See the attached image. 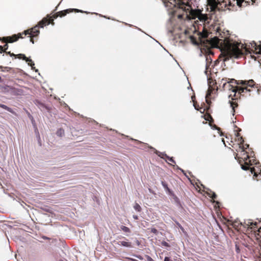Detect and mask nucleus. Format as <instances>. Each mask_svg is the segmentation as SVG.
Listing matches in <instances>:
<instances>
[{
	"label": "nucleus",
	"mask_w": 261,
	"mask_h": 261,
	"mask_svg": "<svg viewBox=\"0 0 261 261\" xmlns=\"http://www.w3.org/2000/svg\"><path fill=\"white\" fill-rule=\"evenodd\" d=\"M233 100H232L231 101H230V106L232 108L233 111V115H234V113L235 112V108H237L238 106L236 101Z\"/></svg>",
	"instance_id": "19"
},
{
	"label": "nucleus",
	"mask_w": 261,
	"mask_h": 261,
	"mask_svg": "<svg viewBox=\"0 0 261 261\" xmlns=\"http://www.w3.org/2000/svg\"><path fill=\"white\" fill-rule=\"evenodd\" d=\"M213 89L212 88V89H210L209 88L208 91H207V93L206 94V98H207L211 94V93L212 92Z\"/></svg>",
	"instance_id": "28"
},
{
	"label": "nucleus",
	"mask_w": 261,
	"mask_h": 261,
	"mask_svg": "<svg viewBox=\"0 0 261 261\" xmlns=\"http://www.w3.org/2000/svg\"><path fill=\"white\" fill-rule=\"evenodd\" d=\"M209 53L214 55V54L211 50H209Z\"/></svg>",
	"instance_id": "43"
},
{
	"label": "nucleus",
	"mask_w": 261,
	"mask_h": 261,
	"mask_svg": "<svg viewBox=\"0 0 261 261\" xmlns=\"http://www.w3.org/2000/svg\"><path fill=\"white\" fill-rule=\"evenodd\" d=\"M119 245L126 247H132V243L131 242H128V241H119L118 243Z\"/></svg>",
	"instance_id": "15"
},
{
	"label": "nucleus",
	"mask_w": 261,
	"mask_h": 261,
	"mask_svg": "<svg viewBox=\"0 0 261 261\" xmlns=\"http://www.w3.org/2000/svg\"><path fill=\"white\" fill-rule=\"evenodd\" d=\"M258 222H253L251 220H248L241 224L244 227L246 228V232L248 233L254 232L256 237L261 238V218H257ZM260 258H261V252L260 253Z\"/></svg>",
	"instance_id": "4"
},
{
	"label": "nucleus",
	"mask_w": 261,
	"mask_h": 261,
	"mask_svg": "<svg viewBox=\"0 0 261 261\" xmlns=\"http://www.w3.org/2000/svg\"><path fill=\"white\" fill-rule=\"evenodd\" d=\"M0 41H2L3 42V37L2 38L0 37Z\"/></svg>",
	"instance_id": "42"
},
{
	"label": "nucleus",
	"mask_w": 261,
	"mask_h": 261,
	"mask_svg": "<svg viewBox=\"0 0 261 261\" xmlns=\"http://www.w3.org/2000/svg\"><path fill=\"white\" fill-rule=\"evenodd\" d=\"M136 257L140 260H142L143 259V257L140 255H136Z\"/></svg>",
	"instance_id": "39"
},
{
	"label": "nucleus",
	"mask_w": 261,
	"mask_h": 261,
	"mask_svg": "<svg viewBox=\"0 0 261 261\" xmlns=\"http://www.w3.org/2000/svg\"><path fill=\"white\" fill-rule=\"evenodd\" d=\"M162 185L165 189L169 193V194L171 195L172 194V191L168 188L167 184L166 182L162 181Z\"/></svg>",
	"instance_id": "20"
},
{
	"label": "nucleus",
	"mask_w": 261,
	"mask_h": 261,
	"mask_svg": "<svg viewBox=\"0 0 261 261\" xmlns=\"http://www.w3.org/2000/svg\"><path fill=\"white\" fill-rule=\"evenodd\" d=\"M134 207L135 210L138 212H140L141 211L142 208H141L140 205L137 203H135Z\"/></svg>",
	"instance_id": "27"
},
{
	"label": "nucleus",
	"mask_w": 261,
	"mask_h": 261,
	"mask_svg": "<svg viewBox=\"0 0 261 261\" xmlns=\"http://www.w3.org/2000/svg\"><path fill=\"white\" fill-rule=\"evenodd\" d=\"M204 119L206 121H208L210 122V123H211V122H214V120H213L212 116L210 114H206L204 116Z\"/></svg>",
	"instance_id": "21"
},
{
	"label": "nucleus",
	"mask_w": 261,
	"mask_h": 261,
	"mask_svg": "<svg viewBox=\"0 0 261 261\" xmlns=\"http://www.w3.org/2000/svg\"><path fill=\"white\" fill-rule=\"evenodd\" d=\"M220 84L223 85L222 88L224 90L231 92L229 98L231 100H237L243 93L251 92L253 89L255 90L257 88L254 87L255 83L252 80L236 81L233 79L224 77L221 80Z\"/></svg>",
	"instance_id": "2"
},
{
	"label": "nucleus",
	"mask_w": 261,
	"mask_h": 261,
	"mask_svg": "<svg viewBox=\"0 0 261 261\" xmlns=\"http://www.w3.org/2000/svg\"><path fill=\"white\" fill-rule=\"evenodd\" d=\"M60 261H67V260H60Z\"/></svg>",
	"instance_id": "45"
},
{
	"label": "nucleus",
	"mask_w": 261,
	"mask_h": 261,
	"mask_svg": "<svg viewBox=\"0 0 261 261\" xmlns=\"http://www.w3.org/2000/svg\"><path fill=\"white\" fill-rule=\"evenodd\" d=\"M13 90L15 94L17 95H21L23 94V91L21 89L11 88Z\"/></svg>",
	"instance_id": "17"
},
{
	"label": "nucleus",
	"mask_w": 261,
	"mask_h": 261,
	"mask_svg": "<svg viewBox=\"0 0 261 261\" xmlns=\"http://www.w3.org/2000/svg\"><path fill=\"white\" fill-rule=\"evenodd\" d=\"M211 44L220 48L224 61L231 58H239L244 52L248 51V49L243 44L227 38L222 39L214 37L211 40Z\"/></svg>",
	"instance_id": "1"
},
{
	"label": "nucleus",
	"mask_w": 261,
	"mask_h": 261,
	"mask_svg": "<svg viewBox=\"0 0 261 261\" xmlns=\"http://www.w3.org/2000/svg\"><path fill=\"white\" fill-rule=\"evenodd\" d=\"M239 141H240V148H241V150L242 149H244L245 150H246L247 149L249 148V145L248 144H245L243 145L244 143V140L242 138V137H240L238 139Z\"/></svg>",
	"instance_id": "14"
},
{
	"label": "nucleus",
	"mask_w": 261,
	"mask_h": 261,
	"mask_svg": "<svg viewBox=\"0 0 261 261\" xmlns=\"http://www.w3.org/2000/svg\"><path fill=\"white\" fill-rule=\"evenodd\" d=\"M120 228H121V229L122 230H123L124 232H130V229L126 226L122 225Z\"/></svg>",
	"instance_id": "26"
},
{
	"label": "nucleus",
	"mask_w": 261,
	"mask_h": 261,
	"mask_svg": "<svg viewBox=\"0 0 261 261\" xmlns=\"http://www.w3.org/2000/svg\"><path fill=\"white\" fill-rule=\"evenodd\" d=\"M164 261H172L169 257H165L164 259Z\"/></svg>",
	"instance_id": "38"
},
{
	"label": "nucleus",
	"mask_w": 261,
	"mask_h": 261,
	"mask_svg": "<svg viewBox=\"0 0 261 261\" xmlns=\"http://www.w3.org/2000/svg\"><path fill=\"white\" fill-rule=\"evenodd\" d=\"M155 153L160 157H161V158H163L164 159V158H166V156H167V155L165 153H163V152H161L160 151H158L157 150L155 151Z\"/></svg>",
	"instance_id": "22"
},
{
	"label": "nucleus",
	"mask_w": 261,
	"mask_h": 261,
	"mask_svg": "<svg viewBox=\"0 0 261 261\" xmlns=\"http://www.w3.org/2000/svg\"><path fill=\"white\" fill-rule=\"evenodd\" d=\"M186 12H189L193 18H198L201 21L205 22L208 19L207 15L202 14L200 10H192L191 7L190 10Z\"/></svg>",
	"instance_id": "6"
},
{
	"label": "nucleus",
	"mask_w": 261,
	"mask_h": 261,
	"mask_svg": "<svg viewBox=\"0 0 261 261\" xmlns=\"http://www.w3.org/2000/svg\"><path fill=\"white\" fill-rule=\"evenodd\" d=\"M207 4L211 9V12H215L218 8V3L216 0H207Z\"/></svg>",
	"instance_id": "12"
},
{
	"label": "nucleus",
	"mask_w": 261,
	"mask_h": 261,
	"mask_svg": "<svg viewBox=\"0 0 261 261\" xmlns=\"http://www.w3.org/2000/svg\"><path fill=\"white\" fill-rule=\"evenodd\" d=\"M16 58H18L19 59L25 60L28 63V64L31 66L32 69L34 68L35 64L33 63L31 59L25 57L24 54H19L18 55H15V58L16 59Z\"/></svg>",
	"instance_id": "9"
},
{
	"label": "nucleus",
	"mask_w": 261,
	"mask_h": 261,
	"mask_svg": "<svg viewBox=\"0 0 261 261\" xmlns=\"http://www.w3.org/2000/svg\"><path fill=\"white\" fill-rule=\"evenodd\" d=\"M261 165H260L259 163H258L254 167H252L250 168V171L252 174H253L254 176H257L258 173L261 172Z\"/></svg>",
	"instance_id": "10"
},
{
	"label": "nucleus",
	"mask_w": 261,
	"mask_h": 261,
	"mask_svg": "<svg viewBox=\"0 0 261 261\" xmlns=\"http://www.w3.org/2000/svg\"><path fill=\"white\" fill-rule=\"evenodd\" d=\"M132 261H138V260L137 259H132Z\"/></svg>",
	"instance_id": "44"
},
{
	"label": "nucleus",
	"mask_w": 261,
	"mask_h": 261,
	"mask_svg": "<svg viewBox=\"0 0 261 261\" xmlns=\"http://www.w3.org/2000/svg\"><path fill=\"white\" fill-rule=\"evenodd\" d=\"M35 104L42 111H46L47 112H50V109L49 107L39 100H36Z\"/></svg>",
	"instance_id": "11"
},
{
	"label": "nucleus",
	"mask_w": 261,
	"mask_h": 261,
	"mask_svg": "<svg viewBox=\"0 0 261 261\" xmlns=\"http://www.w3.org/2000/svg\"><path fill=\"white\" fill-rule=\"evenodd\" d=\"M241 160L239 163L241 165L242 168L244 170H248L250 168V166L253 165H256L258 163H257L256 159L253 156L249 155V159L245 161V163L241 164Z\"/></svg>",
	"instance_id": "8"
},
{
	"label": "nucleus",
	"mask_w": 261,
	"mask_h": 261,
	"mask_svg": "<svg viewBox=\"0 0 261 261\" xmlns=\"http://www.w3.org/2000/svg\"><path fill=\"white\" fill-rule=\"evenodd\" d=\"M73 12H82V11L76 9H68L59 11L54 14L52 16H50L49 15H47L46 17L43 18L34 27L25 30L24 33L25 35H29V37L30 38V41L33 44H34L35 42L34 38H37L40 34V28H43L44 26L48 25L50 23H51L52 25H54V19H56L58 16L61 17H63L66 15L67 14Z\"/></svg>",
	"instance_id": "3"
},
{
	"label": "nucleus",
	"mask_w": 261,
	"mask_h": 261,
	"mask_svg": "<svg viewBox=\"0 0 261 261\" xmlns=\"http://www.w3.org/2000/svg\"><path fill=\"white\" fill-rule=\"evenodd\" d=\"M191 39L192 41L194 44H197V42H196V39H195L194 37H193V36L191 37Z\"/></svg>",
	"instance_id": "36"
},
{
	"label": "nucleus",
	"mask_w": 261,
	"mask_h": 261,
	"mask_svg": "<svg viewBox=\"0 0 261 261\" xmlns=\"http://www.w3.org/2000/svg\"><path fill=\"white\" fill-rule=\"evenodd\" d=\"M134 218L135 219H138V216H134Z\"/></svg>",
	"instance_id": "41"
},
{
	"label": "nucleus",
	"mask_w": 261,
	"mask_h": 261,
	"mask_svg": "<svg viewBox=\"0 0 261 261\" xmlns=\"http://www.w3.org/2000/svg\"><path fill=\"white\" fill-rule=\"evenodd\" d=\"M161 244H162V245L167 247H169L170 246V245L166 241H162Z\"/></svg>",
	"instance_id": "31"
},
{
	"label": "nucleus",
	"mask_w": 261,
	"mask_h": 261,
	"mask_svg": "<svg viewBox=\"0 0 261 261\" xmlns=\"http://www.w3.org/2000/svg\"><path fill=\"white\" fill-rule=\"evenodd\" d=\"M5 53L6 54V55H9L11 57H15V55L14 54L11 53V51H10L6 50V52H5Z\"/></svg>",
	"instance_id": "30"
},
{
	"label": "nucleus",
	"mask_w": 261,
	"mask_h": 261,
	"mask_svg": "<svg viewBox=\"0 0 261 261\" xmlns=\"http://www.w3.org/2000/svg\"><path fill=\"white\" fill-rule=\"evenodd\" d=\"M145 257L146 258L147 261H154V260L149 255H146Z\"/></svg>",
	"instance_id": "35"
},
{
	"label": "nucleus",
	"mask_w": 261,
	"mask_h": 261,
	"mask_svg": "<svg viewBox=\"0 0 261 261\" xmlns=\"http://www.w3.org/2000/svg\"><path fill=\"white\" fill-rule=\"evenodd\" d=\"M240 158L243 160L244 163H245V161L248 160L249 159V155L248 152L245 150L244 149H242L240 152Z\"/></svg>",
	"instance_id": "13"
},
{
	"label": "nucleus",
	"mask_w": 261,
	"mask_h": 261,
	"mask_svg": "<svg viewBox=\"0 0 261 261\" xmlns=\"http://www.w3.org/2000/svg\"><path fill=\"white\" fill-rule=\"evenodd\" d=\"M56 134L58 136L61 137L64 134V130L62 128H60L58 129Z\"/></svg>",
	"instance_id": "25"
},
{
	"label": "nucleus",
	"mask_w": 261,
	"mask_h": 261,
	"mask_svg": "<svg viewBox=\"0 0 261 261\" xmlns=\"http://www.w3.org/2000/svg\"><path fill=\"white\" fill-rule=\"evenodd\" d=\"M0 107L6 110H7L8 111H9L11 113H12V109L7 107V106H6L5 105L0 103Z\"/></svg>",
	"instance_id": "24"
},
{
	"label": "nucleus",
	"mask_w": 261,
	"mask_h": 261,
	"mask_svg": "<svg viewBox=\"0 0 261 261\" xmlns=\"http://www.w3.org/2000/svg\"><path fill=\"white\" fill-rule=\"evenodd\" d=\"M25 31H24L22 33H19L17 34L13 35L11 36H6L3 37V43H12L14 42L17 41L19 38H23V35L27 36L25 35Z\"/></svg>",
	"instance_id": "7"
},
{
	"label": "nucleus",
	"mask_w": 261,
	"mask_h": 261,
	"mask_svg": "<svg viewBox=\"0 0 261 261\" xmlns=\"http://www.w3.org/2000/svg\"><path fill=\"white\" fill-rule=\"evenodd\" d=\"M191 98H192V100L193 103L194 102H196V101H195V95L192 96Z\"/></svg>",
	"instance_id": "40"
},
{
	"label": "nucleus",
	"mask_w": 261,
	"mask_h": 261,
	"mask_svg": "<svg viewBox=\"0 0 261 261\" xmlns=\"http://www.w3.org/2000/svg\"><path fill=\"white\" fill-rule=\"evenodd\" d=\"M167 1L174 7L182 9L185 12H187L191 8V5L189 4V0H167Z\"/></svg>",
	"instance_id": "5"
},
{
	"label": "nucleus",
	"mask_w": 261,
	"mask_h": 261,
	"mask_svg": "<svg viewBox=\"0 0 261 261\" xmlns=\"http://www.w3.org/2000/svg\"><path fill=\"white\" fill-rule=\"evenodd\" d=\"M150 231H151V232H152V233H153L154 234H157L158 232V230L156 228H150Z\"/></svg>",
	"instance_id": "33"
},
{
	"label": "nucleus",
	"mask_w": 261,
	"mask_h": 261,
	"mask_svg": "<svg viewBox=\"0 0 261 261\" xmlns=\"http://www.w3.org/2000/svg\"><path fill=\"white\" fill-rule=\"evenodd\" d=\"M209 197H211L214 201L215 199H216L217 197V195L215 193L211 191L210 193H207Z\"/></svg>",
	"instance_id": "23"
},
{
	"label": "nucleus",
	"mask_w": 261,
	"mask_h": 261,
	"mask_svg": "<svg viewBox=\"0 0 261 261\" xmlns=\"http://www.w3.org/2000/svg\"><path fill=\"white\" fill-rule=\"evenodd\" d=\"M5 52H6V51H5L2 46L0 45V54H2L3 53H5Z\"/></svg>",
	"instance_id": "37"
},
{
	"label": "nucleus",
	"mask_w": 261,
	"mask_h": 261,
	"mask_svg": "<svg viewBox=\"0 0 261 261\" xmlns=\"http://www.w3.org/2000/svg\"><path fill=\"white\" fill-rule=\"evenodd\" d=\"M193 106L196 110L199 111L202 113H204V112L205 111V109L200 107L198 105L197 101L194 102L193 103Z\"/></svg>",
	"instance_id": "18"
},
{
	"label": "nucleus",
	"mask_w": 261,
	"mask_h": 261,
	"mask_svg": "<svg viewBox=\"0 0 261 261\" xmlns=\"http://www.w3.org/2000/svg\"><path fill=\"white\" fill-rule=\"evenodd\" d=\"M2 47H3V49L5 51L7 50L9 48L8 43H5V44L4 45L2 46Z\"/></svg>",
	"instance_id": "34"
},
{
	"label": "nucleus",
	"mask_w": 261,
	"mask_h": 261,
	"mask_svg": "<svg viewBox=\"0 0 261 261\" xmlns=\"http://www.w3.org/2000/svg\"><path fill=\"white\" fill-rule=\"evenodd\" d=\"M251 45L254 47V51H255L256 54H261V46H257L255 42L251 44Z\"/></svg>",
	"instance_id": "16"
},
{
	"label": "nucleus",
	"mask_w": 261,
	"mask_h": 261,
	"mask_svg": "<svg viewBox=\"0 0 261 261\" xmlns=\"http://www.w3.org/2000/svg\"><path fill=\"white\" fill-rule=\"evenodd\" d=\"M166 158H167L168 160V161H169L170 162H171L174 164L175 163V162L173 160L172 157H169V156L167 155Z\"/></svg>",
	"instance_id": "32"
},
{
	"label": "nucleus",
	"mask_w": 261,
	"mask_h": 261,
	"mask_svg": "<svg viewBox=\"0 0 261 261\" xmlns=\"http://www.w3.org/2000/svg\"><path fill=\"white\" fill-rule=\"evenodd\" d=\"M244 2V0H237V4L240 7H242V3Z\"/></svg>",
	"instance_id": "29"
}]
</instances>
